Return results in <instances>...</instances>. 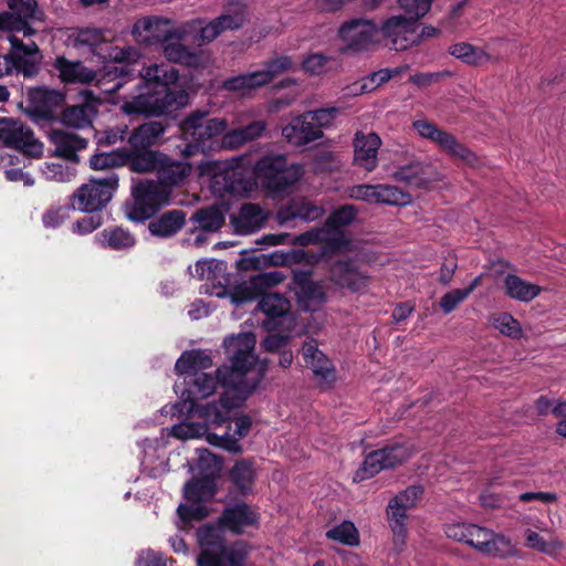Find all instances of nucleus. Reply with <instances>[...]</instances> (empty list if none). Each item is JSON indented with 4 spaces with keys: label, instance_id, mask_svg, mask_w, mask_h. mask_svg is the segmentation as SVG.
Listing matches in <instances>:
<instances>
[{
    "label": "nucleus",
    "instance_id": "obj_1",
    "mask_svg": "<svg viewBox=\"0 0 566 566\" xmlns=\"http://www.w3.org/2000/svg\"><path fill=\"white\" fill-rule=\"evenodd\" d=\"M256 338L251 332L231 335L224 338L223 346L229 355L231 365L218 368L220 385L223 394L219 401L197 407L195 412L207 427L220 426L228 420L232 409L240 407L256 389L263 371L254 374L252 370L256 361L254 354Z\"/></svg>",
    "mask_w": 566,
    "mask_h": 566
},
{
    "label": "nucleus",
    "instance_id": "obj_2",
    "mask_svg": "<svg viewBox=\"0 0 566 566\" xmlns=\"http://www.w3.org/2000/svg\"><path fill=\"white\" fill-rule=\"evenodd\" d=\"M142 80L135 92L123 97L122 111L127 115L161 116L185 107L189 95L184 90H171L179 72L165 63L150 64L140 71Z\"/></svg>",
    "mask_w": 566,
    "mask_h": 566
},
{
    "label": "nucleus",
    "instance_id": "obj_3",
    "mask_svg": "<svg viewBox=\"0 0 566 566\" xmlns=\"http://www.w3.org/2000/svg\"><path fill=\"white\" fill-rule=\"evenodd\" d=\"M211 356L205 350H189L182 353L176 361L175 370L179 376L184 377L182 382L175 384V392L182 400V408L179 412L186 410L191 412L195 410V401L205 399L212 395L220 384V378L205 373L206 369L212 367Z\"/></svg>",
    "mask_w": 566,
    "mask_h": 566
},
{
    "label": "nucleus",
    "instance_id": "obj_4",
    "mask_svg": "<svg viewBox=\"0 0 566 566\" xmlns=\"http://www.w3.org/2000/svg\"><path fill=\"white\" fill-rule=\"evenodd\" d=\"M54 69L59 72V77L63 83L90 84L96 82V86L106 94H114L136 80L125 64H108L104 67L103 73L97 75L80 61H70L64 56H57Z\"/></svg>",
    "mask_w": 566,
    "mask_h": 566
},
{
    "label": "nucleus",
    "instance_id": "obj_5",
    "mask_svg": "<svg viewBox=\"0 0 566 566\" xmlns=\"http://www.w3.org/2000/svg\"><path fill=\"white\" fill-rule=\"evenodd\" d=\"M285 279L280 271L263 272L250 280L238 284L231 295L232 303L239 305L251 302L261 296L258 307L270 319L285 315L290 310V302L279 293H266L269 289L280 284Z\"/></svg>",
    "mask_w": 566,
    "mask_h": 566
},
{
    "label": "nucleus",
    "instance_id": "obj_6",
    "mask_svg": "<svg viewBox=\"0 0 566 566\" xmlns=\"http://www.w3.org/2000/svg\"><path fill=\"white\" fill-rule=\"evenodd\" d=\"M250 15L247 3L241 0H232L224 7L223 13L207 21L201 18L192 19L180 24L179 35L181 41L191 36L198 46L213 42L224 31L240 29Z\"/></svg>",
    "mask_w": 566,
    "mask_h": 566
},
{
    "label": "nucleus",
    "instance_id": "obj_7",
    "mask_svg": "<svg viewBox=\"0 0 566 566\" xmlns=\"http://www.w3.org/2000/svg\"><path fill=\"white\" fill-rule=\"evenodd\" d=\"M197 538L200 547L198 566H243L249 553L247 544H226L221 526L205 525L198 530Z\"/></svg>",
    "mask_w": 566,
    "mask_h": 566
},
{
    "label": "nucleus",
    "instance_id": "obj_8",
    "mask_svg": "<svg viewBox=\"0 0 566 566\" xmlns=\"http://www.w3.org/2000/svg\"><path fill=\"white\" fill-rule=\"evenodd\" d=\"M253 176L266 190L279 193L294 186L303 176V167L298 164L287 165L286 157L281 154L262 156L252 168Z\"/></svg>",
    "mask_w": 566,
    "mask_h": 566
},
{
    "label": "nucleus",
    "instance_id": "obj_9",
    "mask_svg": "<svg viewBox=\"0 0 566 566\" xmlns=\"http://www.w3.org/2000/svg\"><path fill=\"white\" fill-rule=\"evenodd\" d=\"M229 127L226 118H208L207 111H195L181 123L180 132L185 147L181 155L185 158L193 156L199 150H205L206 145L212 138L224 134Z\"/></svg>",
    "mask_w": 566,
    "mask_h": 566
},
{
    "label": "nucleus",
    "instance_id": "obj_10",
    "mask_svg": "<svg viewBox=\"0 0 566 566\" xmlns=\"http://www.w3.org/2000/svg\"><path fill=\"white\" fill-rule=\"evenodd\" d=\"M171 190L156 180H140L132 188V199L124 205L125 216L135 222L150 219L170 203Z\"/></svg>",
    "mask_w": 566,
    "mask_h": 566
},
{
    "label": "nucleus",
    "instance_id": "obj_11",
    "mask_svg": "<svg viewBox=\"0 0 566 566\" xmlns=\"http://www.w3.org/2000/svg\"><path fill=\"white\" fill-rule=\"evenodd\" d=\"M295 62L292 57L282 55L266 62L263 69L229 77L222 82L221 87L239 95H248L254 90L273 81L277 75L293 71Z\"/></svg>",
    "mask_w": 566,
    "mask_h": 566
},
{
    "label": "nucleus",
    "instance_id": "obj_12",
    "mask_svg": "<svg viewBox=\"0 0 566 566\" xmlns=\"http://www.w3.org/2000/svg\"><path fill=\"white\" fill-rule=\"evenodd\" d=\"M118 188V176L111 171L103 178H92L73 193V209L83 212L99 211L112 200Z\"/></svg>",
    "mask_w": 566,
    "mask_h": 566
},
{
    "label": "nucleus",
    "instance_id": "obj_13",
    "mask_svg": "<svg viewBox=\"0 0 566 566\" xmlns=\"http://www.w3.org/2000/svg\"><path fill=\"white\" fill-rule=\"evenodd\" d=\"M73 45L77 49L87 48L103 62L125 63L132 61L136 53L132 48H118L111 45L104 31L97 28H84L75 30L72 35Z\"/></svg>",
    "mask_w": 566,
    "mask_h": 566
},
{
    "label": "nucleus",
    "instance_id": "obj_14",
    "mask_svg": "<svg viewBox=\"0 0 566 566\" xmlns=\"http://www.w3.org/2000/svg\"><path fill=\"white\" fill-rule=\"evenodd\" d=\"M185 497L190 504H180L178 506V515L182 525L178 524L179 528H185L186 524L192 520H201L209 514L208 507L203 501L214 495L213 476H206L200 480L189 481L184 489Z\"/></svg>",
    "mask_w": 566,
    "mask_h": 566
},
{
    "label": "nucleus",
    "instance_id": "obj_15",
    "mask_svg": "<svg viewBox=\"0 0 566 566\" xmlns=\"http://www.w3.org/2000/svg\"><path fill=\"white\" fill-rule=\"evenodd\" d=\"M413 449L406 444H394L368 453L354 474V482H361L385 469L394 468L411 457Z\"/></svg>",
    "mask_w": 566,
    "mask_h": 566
},
{
    "label": "nucleus",
    "instance_id": "obj_16",
    "mask_svg": "<svg viewBox=\"0 0 566 566\" xmlns=\"http://www.w3.org/2000/svg\"><path fill=\"white\" fill-rule=\"evenodd\" d=\"M11 53L0 55V77L13 72L32 76L38 72L40 62L39 48L34 42L23 43L15 35L10 36Z\"/></svg>",
    "mask_w": 566,
    "mask_h": 566
},
{
    "label": "nucleus",
    "instance_id": "obj_17",
    "mask_svg": "<svg viewBox=\"0 0 566 566\" xmlns=\"http://www.w3.org/2000/svg\"><path fill=\"white\" fill-rule=\"evenodd\" d=\"M0 146L13 148L27 156L39 157L43 145L33 132L19 119L0 117Z\"/></svg>",
    "mask_w": 566,
    "mask_h": 566
},
{
    "label": "nucleus",
    "instance_id": "obj_18",
    "mask_svg": "<svg viewBox=\"0 0 566 566\" xmlns=\"http://www.w3.org/2000/svg\"><path fill=\"white\" fill-rule=\"evenodd\" d=\"M380 33L390 49L405 51L419 45L418 23L408 15L397 14L386 19Z\"/></svg>",
    "mask_w": 566,
    "mask_h": 566
},
{
    "label": "nucleus",
    "instance_id": "obj_19",
    "mask_svg": "<svg viewBox=\"0 0 566 566\" xmlns=\"http://www.w3.org/2000/svg\"><path fill=\"white\" fill-rule=\"evenodd\" d=\"M329 281L340 290L363 293L368 289L371 277L356 260L345 259L332 264Z\"/></svg>",
    "mask_w": 566,
    "mask_h": 566
},
{
    "label": "nucleus",
    "instance_id": "obj_20",
    "mask_svg": "<svg viewBox=\"0 0 566 566\" xmlns=\"http://www.w3.org/2000/svg\"><path fill=\"white\" fill-rule=\"evenodd\" d=\"M180 24L172 27L171 20L161 17H144L137 20L132 33L140 43L164 44L170 40L181 41Z\"/></svg>",
    "mask_w": 566,
    "mask_h": 566
},
{
    "label": "nucleus",
    "instance_id": "obj_21",
    "mask_svg": "<svg viewBox=\"0 0 566 566\" xmlns=\"http://www.w3.org/2000/svg\"><path fill=\"white\" fill-rule=\"evenodd\" d=\"M251 113L241 112L238 113L232 122L235 127L227 130L221 138V147L224 149L233 150L247 143L259 139L263 136L268 128L265 120L258 119L252 120L244 125L250 118Z\"/></svg>",
    "mask_w": 566,
    "mask_h": 566
},
{
    "label": "nucleus",
    "instance_id": "obj_22",
    "mask_svg": "<svg viewBox=\"0 0 566 566\" xmlns=\"http://www.w3.org/2000/svg\"><path fill=\"white\" fill-rule=\"evenodd\" d=\"M380 28L371 20L354 19L339 30V36L345 44L344 50L359 52L368 50L378 41Z\"/></svg>",
    "mask_w": 566,
    "mask_h": 566
},
{
    "label": "nucleus",
    "instance_id": "obj_23",
    "mask_svg": "<svg viewBox=\"0 0 566 566\" xmlns=\"http://www.w3.org/2000/svg\"><path fill=\"white\" fill-rule=\"evenodd\" d=\"M249 165V156L234 157L227 163L221 174H214V191L239 193L251 188V182L241 178L240 169Z\"/></svg>",
    "mask_w": 566,
    "mask_h": 566
},
{
    "label": "nucleus",
    "instance_id": "obj_24",
    "mask_svg": "<svg viewBox=\"0 0 566 566\" xmlns=\"http://www.w3.org/2000/svg\"><path fill=\"white\" fill-rule=\"evenodd\" d=\"M311 276V272L294 271L293 284L297 301L303 310L314 312L325 303L326 294L323 284L314 282Z\"/></svg>",
    "mask_w": 566,
    "mask_h": 566
},
{
    "label": "nucleus",
    "instance_id": "obj_25",
    "mask_svg": "<svg viewBox=\"0 0 566 566\" xmlns=\"http://www.w3.org/2000/svg\"><path fill=\"white\" fill-rule=\"evenodd\" d=\"M380 146L381 139L377 134L357 132L354 138V164L367 172L374 171L378 166Z\"/></svg>",
    "mask_w": 566,
    "mask_h": 566
},
{
    "label": "nucleus",
    "instance_id": "obj_26",
    "mask_svg": "<svg viewBox=\"0 0 566 566\" xmlns=\"http://www.w3.org/2000/svg\"><path fill=\"white\" fill-rule=\"evenodd\" d=\"M164 56L174 63L192 69H205L211 63V56L202 50H191L182 41L170 40L163 44Z\"/></svg>",
    "mask_w": 566,
    "mask_h": 566
},
{
    "label": "nucleus",
    "instance_id": "obj_27",
    "mask_svg": "<svg viewBox=\"0 0 566 566\" xmlns=\"http://www.w3.org/2000/svg\"><path fill=\"white\" fill-rule=\"evenodd\" d=\"M306 112L294 117L282 128V135L286 142L294 146H305L323 137V132L315 127Z\"/></svg>",
    "mask_w": 566,
    "mask_h": 566
},
{
    "label": "nucleus",
    "instance_id": "obj_28",
    "mask_svg": "<svg viewBox=\"0 0 566 566\" xmlns=\"http://www.w3.org/2000/svg\"><path fill=\"white\" fill-rule=\"evenodd\" d=\"M49 137L51 144L54 146L52 154L72 164L80 161L77 153L87 147V139L81 137L78 134L63 129H53Z\"/></svg>",
    "mask_w": 566,
    "mask_h": 566
},
{
    "label": "nucleus",
    "instance_id": "obj_29",
    "mask_svg": "<svg viewBox=\"0 0 566 566\" xmlns=\"http://www.w3.org/2000/svg\"><path fill=\"white\" fill-rule=\"evenodd\" d=\"M302 352L306 365L321 382L331 385L336 380V370L333 363L318 349L315 340L306 342Z\"/></svg>",
    "mask_w": 566,
    "mask_h": 566
},
{
    "label": "nucleus",
    "instance_id": "obj_30",
    "mask_svg": "<svg viewBox=\"0 0 566 566\" xmlns=\"http://www.w3.org/2000/svg\"><path fill=\"white\" fill-rule=\"evenodd\" d=\"M449 53L473 66L495 63L501 60V55L494 52L493 43H488L483 48L474 46L465 42L455 43L449 48Z\"/></svg>",
    "mask_w": 566,
    "mask_h": 566
},
{
    "label": "nucleus",
    "instance_id": "obj_31",
    "mask_svg": "<svg viewBox=\"0 0 566 566\" xmlns=\"http://www.w3.org/2000/svg\"><path fill=\"white\" fill-rule=\"evenodd\" d=\"M83 96V104L67 106L63 109L61 114V122L63 125L76 129H83L92 125L93 118L97 112V101L93 98L90 91H84Z\"/></svg>",
    "mask_w": 566,
    "mask_h": 566
},
{
    "label": "nucleus",
    "instance_id": "obj_32",
    "mask_svg": "<svg viewBox=\"0 0 566 566\" xmlns=\"http://www.w3.org/2000/svg\"><path fill=\"white\" fill-rule=\"evenodd\" d=\"M258 523L256 512L245 503L227 506L219 520V526L229 528L233 533H241L245 527Z\"/></svg>",
    "mask_w": 566,
    "mask_h": 566
},
{
    "label": "nucleus",
    "instance_id": "obj_33",
    "mask_svg": "<svg viewBox=\"0 0 566 566\" xmlns=\"http://www.w3.org/2000/svg\"><path fill=\"white\" fill-rule=\"evenodd\" d=\"M325 213V208L317 202L305 198L294 199L282 208L277 218L281 223H286L294 219H301L306 222L315 221Z\"/></svg>",
    "mask_w": 566,
    "mask_h": 566
},
{
    "label": "nucleus",
    "instance_id": "obj_34",
    "mask_svg": "<svg viewBox=\"0 0 566 566\" xmlns=\"http://www.w3.org/2000/svg\"><path fill=\"white\" fill-rule=\"evenodd\" d=\"M234 433L226 431L223 434H208L207 442L211 446L222 448L232 453L241 452L239 441L245 437L251 428V419L248 416H240L234 419Z\"/></svg>",
    "mask_w": 566,
    "mask_h": 566
},
{
    "label": "nucleus",
    "instance_id": "obj_35",
    "mask_svg": "<svg viewBox=\"0 0 566 566\" xmlns=\"http://www.w3.org/2000/svg\"><path fill=\"white\" fill-rule=\"evenodd\" d=\"M295 242L301 245H308L318 242H326L329 250H347L349 241L343 231H332L326 227L314 228L307 232L300 234Z\"/></svg>",
    "mask_w": 566,
    "mask_h": 566
},
{
    "label": "nucleus",
    "instance_id": "obj_36",
    "mask_svg": "<svg viewBox=\"0 0 566 566\" xmlns=\"http://www.w3.org/2000/svg\"><path fill=\"white\" fill-rule=\"evenodd\" d=\"M266 220L265 212L255 203H244L237 216L232 217V224L239 234H250L260 230Z\"/></svg>",
    "mask_w": 566,
    "mask_h": 566
},
{
    "label": "nucleus",
    "instance_id": "obj_37",
    "mask_svg": "<svg viewBox=\"0 0 566 566\" xmlns=\"http://www.w3.org/2000/svg\"><path fill=\"white\" fill-rule=\"evenodd\" d=\"M166 132V126L160 122H147L133 130L128 137V144L133 149H149L159 143Z\"/></svg>",
    "mask_w": 566,
    "mask_h": 566
},
{
    "label": "nucleus",
    "instance_id": "obj_38",
    "mask_svg": "<svg viewBox=\"0 0 566 566\" xmlns=\"http://www.w3.org/2000/svg\"><path fill=\"white\" fill-rule=\"evenodd\" d=\"M504 293L507 297L528 303L537 297L542 287L530 283L515 274H507L503 280Z\"/></svg>",
    "mask_w": 566,
    "mask_h": 566
},
{
    "label": "nucleus",
    "instance_id": "obj_39",
    "mask_svg": "<svg viewBox=\"0 0 566 566\" xmlns=\"http://www.w3.org/2000/svg\"><path fill=\"white\" fill-rule=\"evenodd\" d=\"M185 221L186 213L182 210L175 209L150 221L148 229L153 235L169 238L175 235L185 226Z\"/></svg>",
    "mask_w": 566,
    "mask_h": 566
},
{
    "label": "nucleus",
    "instance_id": "obj_40",
    "mask_svg": "<svg viewBox=\"0 0 566 566\" xmlns=\"http://www.w3.org/2000/svg\"><path fill=\"white\" fill-rule=\"evenodd\" d=\"M436 145L447 155L463 161L468 166L474 167L479 164L476 155L447 130L442 132Z\"/></svg>",
    "mask_w": 566,
    "mask_h": 566
},
{
    "label": "nucleus",
    "instance_id": "obj_41",
    "mask_svg": "<svg viewBox=\"0 0 566 566\" xmlns=\"http://www.w3.org/2000/svg\"><path fill=\"white\" fill-rule=\"evenodd\" d=\"M436 145L447 155L463 161L468 166L474 167L479 164L476 155L447 130L442 132Z\"/></svg>",
    "mask_w": 566,
    "mask_h": 566
},
{
    "label": "nucleus",
    "instance_id": "obj_42",
    "mask_svg": "<svg viewBox=\"0 0 566 566\" xmlns=\"http://www.w3.org/2000/svg\"><path fill=\"white\" fill-rule=\"evenodd\" d=\"M386 516L388 525L394 535V545L397 551H401L406 543L407 537V510L401 509L398 505H395L394 502L389 500Z\"/></svg>",
    "mask_w": 566,
    "mask_h": 566
},
{
    "label": "nucleus",
    "instance_id": "obj_43",
    "mask_svg": "<svg viewBox=\"0 0 566 566\" xmlns=\"http://www.w3.org/2000/svg\"><path fill=\"white\" fill-rule=\"evenodd\" d=\"M191 165L184 161L170 160L164 155V160L160 161L158 168L159 182L169 187L180 185L185 178L190 174Z\"/></svg>",
    "mask_w": 566,
    "mask_h": 566
},
{
    "label": "nucleus",
    "instance_id": "obj_44",
    "mask_svg": "<svg viewBox=\"0 0 566 566\" xmlns=\"http://www.w3.org/2000/svg\"><path fill=\"white\" fill-rule=\"evenodd\" d=\"M129 159L127 164L132 171L135 172H150L158 171L160 161L164 160V154L153 151L149 149H133L128 150Z\"/></svg>",
    "mask_w": 566,
    "mask_h": 566
},
{
    "label": "nucleus",
    "instance_id": "obj_45",
    "mask_svg": "<svg viewBox=\"0 0 566 566\" xmlns=\"http://www.w3.org/2000/svg\"><path fill=\"white\" fill-rule=\"evenodd\" d=\"M230 480L235 488L243 494L251 491L255 480V469L253 462L240 460L235 462L230 470Z\"/></svg>",
    "mask_w": 566,
    "mask_h": 566
},
{
    "label": "nucleus",
    "instance_id": "obj_46",
    "mask_svg": "<svg viewBox=\"0 0 566 566\" xmlns=\"http://www.w3.org/2000/svg\"><path fill=\"white\" fill-rule=\"evenodd\" d=\"M128 159L129 154L127 149H116L93 155L90 159V166L94 170L112 169L125 166Z\"/></svg>",
    "mask_w": 566,
    "mask_h": 566
},
{
    "label": "nucleus",
    "instance_id": "obj_47",
    "mask_svg": "<svg viewBox=\"0 0 566 566\" xmlns=\"http://www.w3.org/2000/svg\"><path fill=\"white\" fill-rule=\"evenodd\" d=\"M199 229L208 232H216L224 224V213L218 207H209L198 210L192 217Z\"/></svg>",
    "mask_w": 566,
    "mask_h": 566
},
{
    "label": "nucleus",
    "instance_id": "obj_48",
    "mask_svg": "<svg viewBox=\"0 0 566 566\" xmlns=\"http://www.w3.org/2000/svg\"><path fill=\"white\" fill-rule=\"evenodd\" d=\"M99 241L103 245L115 250L129 249L135 244L134 237L123 228L104 230L99 233Z\"/></svg>",
    "mask_w": 566,
    "mask_h": 566
},
{
    "label": "nucleus",
    "instance_id": "obj_49",
    "mask_svg": "<svg viewBox=\"0 0 566 566\" xmlns=\"http://www.w3.org/2000/svg\"><path fill=\"white\" fill-rule=\"evenodd\" d=\"M376 203L388 206H406L411 201V196L391 185H377Z\"/></svg>",
    "mask_w": 566,
    "mask_h": 566
},
{
    "label": "nucleus",
    "instance_id": "obj_50",
    "mask_svg": "<svg viewBox=\"0 0 566 566\" xmlns=\"http://www.w3.org/2000/svg\"><path fill=\"white\" fill-rule=\"evenodd\" d=\"M40 171L46 180L55 182H70L76 174L73 165L54 161H45Z\"/></svg>",
    "mask_w": 566,
    "mask_h": 566
},
{
    "label": "nucleus",
    "instance_id": "obj_51",
    "mask_svg": "<svg viewBox=\"0 0 566 566\" xmlns=\"http://www.w3.org/2000/svg\"><path fill=\"white\" fill-rule=\"evenodd\" d=\"M490 324L506 337L518 339L523 336L520 322L510 313H500L491 316Z\"/></svg>",
    "mask_w": 566,
    "mask_h": 566
},
{
    "label": "nucleus",
    "instance_id": "obj_52",
    "mask_svg": "<svg viewBox=\"0 0 566 566\" xmlns=\"http://www.w3.org/2000/svg\"><path fill=\"white\" fill-rule=\"evenodd\" d=\"M326 537L328 539L338 542L348 546H356L359 543V534L350 521H344L340 524L332 527L326 532Z\"/></svg>",
    "mask_w": 566,
    "mask_h": 566
},
{
    "label": "nucleus",
    "instance_id": "obj_53",
    "mask_svg": "<svg viewBox=\"0 0 566 566\" xmlns=\"http://www.w3.org/2000/svg\"><path fill=\"white\" fill-rule=\"evenodd\" d=\"M424 169L426 166L420 161L410 163L398 168L392 174V178L408 185L420 186L424 182V178L422 177Z\"/></svg>",
    "mask_w": 566,
    "mask_h": 566
},
{
    "label": "nucleus",
    "instance_id": "obj_54",
    "mask_svg": "<svg viewBox=\"0 0 566 566\" xmlns=\"http://www.w3.org/2000/svg\"><path fill=\"white\" fill-rule=\"evenodd\" d=\"M211 434L207 424L198 422H181L169 430L167 437L171 436L180 440L197 439Z\"/></svg>",
    "mask_w": 566,
    "mask_h": 566
},
{
    "label": "nucleus",
    "instance_id": "obj_55",
    "mask_svg": "<svg viewBox=\"0 0 566 566\" xmlns=\"http://www.w3.org/2000/svg\"><path fill=\"white\" fill-rule=\"evenodd\" d=\"M358 210L353 205H344L335 210L326 220L325 227L332 231H339V227H345L354 222Z\"/></svg>",
    "mask_w": 566,
    "mask_h": 566
},
{
    "label": "nucleus",
    "instance_id": "obj_56",
    "mask_svg": "<svg viewBox=\"0 0 566 566\" xmlns=\"http://www.w3.org/2000/svg\"><path fill=\"white\" fill-rule=\"evenodd\" d=\"M489 549L485 554L500 557H510L517 554V549L511 538L493 532L490 537Z\"/></svg>",
    "mask_w": 566,
    "mask_h": 566
},
{
    "label": "nucleus",
    "instance_id": "obj_57",
    "mask_svg": "<svg viewBox=\"0 0 566 566\" xmlns=\"http://www.w3.org/2000/svg\"><path fill=\"white\" fill-rule=\"evenodd\" d=\"M10 10L15 12L28 24L31 20H40L42 12L38 10L35 0H7Z\"/></svg>",
    "mask_w": 566,
    "mask_h": 566
},
{
    "label": "nucleus",
    "instance_id": "obj_58",
    "mask_svg": "<svg viewBox=\"0 0 566 566\" xmlns=\"http://www.w3.org/2000/svg\"><path fill=\"white\" fill-rule=\"evenodd\" d=\"M525 544L527 547L545 554H554L562 548L557 539L545 541L539 534L532 530L525 531Z\"/></svg>",
    "mask_w": 566,
    "mask_h": 566
},
{
    "label": "nucleus",
    "instance_id": "obj_59",
    "mask_svg": "<svg viewBox=\"0 0 566 566\" xmlns=\"http://www.w3.org/2000/svg\"><path fill=\"white\" fill-rule=\"evenodd\" d=\"M224 264L214 260H199L193 265H189L188 271L191 276L198 280L212 281L216 279V272L223 270Z\"/></svg>",
    "mask_w": 566,
    "mask_h": 566
},
{
    "label": "nucleus",
    "instance_id": "obj_60",
    "mask_svg": "<svg viewBox=\"0 0 566 566\" xmlns=\"http://www.w3.org/2000/svg\"><path fill=\"white\" fill-rule=\"evenodd\" d=\"M0 30L22 32L24 36L33 34L31 27L10 9L0 13Z\"/></svg>",
    "mask_w": 566,
    "mask_h": 566
},
{
    "label": "nucleus",
    "instance_id": "obj_61",
    "mask_svg": "<svg viewBox=\"0 0 566 566\" xmlns=\"http://www.w3.org/2000/svg\"><path fill=\"white\" fill-rule=\"evenodd\" d=\"M422 494L423 489L420 485H411L391 497L390 501L394 502L395 505L408 511L417 506Z\"/></svg>",
    "mask_w": 566,
    "mask_h": 566
},
{
    "label": "nucleus",
    "instance_id": "obj_62",
    "mask_svg": "<svg viewBox=\"0 0 566 566\" xmlns=\"http://www.w3.org/2000/svg\"><path fill=\"white\" fill-rule=\"evenodd\" d=\"M331 62L329 56L312 53L303 60L302 67L311 75H322L331 70Z\"/></svg>",
    "mask_w": 566,
    "mask_h": 566
},
{
    "label": "nucleus",
    "instance_id": "obj_63",
    "mask_svg": "<svg viewBox=\"0 0 566 566\" xmlns=\"http://www.w3.org/2000/svg\"><path fill=\"white\" fill-rule=\"evenodd\" d=\"M197 467L202 475L214 478L221 469V462L208 449H198Z\"/></svg>",
    "mask_w": 566,
    "mask_h": 566
},
{
    "label": "nucleus",
    "instance_id": "obj_64",
    "mask_svg": "<svg viewBox=\"0 0 566 566\" xmlns=\"http://www.w3.org/2000/svg\"><path fill=\"white\" fill-rule=\"evenodd\" d=\"M433 0H398L399 8L409 18L418 21L430 10Z\"/></svg>",
    "mask_w": 566,
    "mask_h": 566
}]
</instances>
